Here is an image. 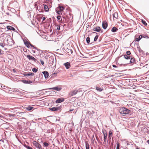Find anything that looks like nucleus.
Returning <instances> with one entry per match:
<instances>
[{
  "mask_svg": "<svg viewBox=\"0 0 149 149\" xmlns=\"http://www.w3.org/2000/svg\"><path fill=\"white\" fill-rule=\"evenodd\" d=\"M33 144L36 147L38 148L39 149H42V148L40 144L36 141H35L33 142Z\"/></svg>",
  "mask_w": 149,
  "mask_h": 149,
  "instance_id": "obj_2",
  "label": "nucleus"
},
{
  "mask_svg": "<svg viewBox=\"0 0 149 149\" xmlns=\"http://www.w3.org/2000/svg\"><path fill=\"white\" fill-rule=\"evenodd\" d=\"M95 88L97 91L100 92L101 91L103 90V88H101L99 86H96Z\"/></svg>",
  "mask_w": 149,
  "mask_h": 149,
  "instance_id": "obj_16",
  "label": "nucleus"
},
{
  "mask_svg": "<svg viewBox=\"0 0 149 149\" xmlns=\"http://www.w3.org/2000/svg\"><path fill=\"white\" fill-rule=\"evenodd\" d=\"M44 9L45 11L47 12L49 10V8L48 6L46 5L44 6Z\"/></svg>",
  "mask_w": 149,
  "mask_h": 149,
  "instance_id": "obj_20",
  "label": "nucleus"
},
{
  "mask_svg": "<svg viewBox=\"0 0 149 149\" xmlns=\"http://www.w3.org/2000/svg\"><path fill=\"white\" fill-rule=\"evenodd\" d=\"M32 71L34 72H37L38 70L37 69L34 68L33 69Z\"/></svg>",
  "mask_w": 149,
  "mask_h": 149,
  "instance_id": "obj_31",
  "label": "nucleus"
},
{
  "mask_svg": "<svg viewBox=\"0 0 149 149\" xmlns=\"http://www.w3.org/2000/svg\"><path fill=\"white\" fill-rule=\"evenodd\" d=\"M46 1H49V0H46Z\"/></svg>",
  "mask_w": 149,
  "mask_h": 149,
  "instance_id": "obj_51",
  "label": "nucleus"
},
{
  "mask_svg": "<svg viewBox=\"0 0 149 149\" xmlns=\"http://www.w3.org/2000/svg\"><path fill=\"white\" fill-rule=\"evenodd\" d=\"M113 135V133L110 130L109 132V140H110L111 137Z\"/></svg>",
  "mask_w": 149,
  "mask_h": 149,
  "instance_id": "obj_17",
  "label": "nucleus"
},
{
  "mask_svg": "<svg viewBox=\"0 0 149 149\" xmlns=\"http://www.w3.org/2000/svg\"><path fill=\"white\" fill-rule=\"evenodd\" d=\"M98 35H96L95 37L94 38V41H96L97 40V39L98 38Z\"/></svg>",
  "mask_w": 149,
  "mask_h": 149,
  "instance_id": "obj_32",
  "label": "nucleus"
},
{
  "mask_svg": "<svg viewBox=\"0 0 149 149\" xmlns=\"http://www.w3.org/2000/svg\"><path fill=\"white\" fill-rule=\"evenodd\" d=\"M64 9V7L61 6H59V9L61 11H62Z\"/></svg>",
  "mask_w": 149,
  "mask_h": 149,
  "instance_id": "obj_25",
  "label": "nucleus"
},
{
  "mask_svg": "<svg viewBox=\"0 0 149 149\" xmlns=\"http://www.w3.org/2000/svg\"><path fill=\"white\" fill-rule=\"evenodd\" d=\"M52 111H56L57 109L56 108V107H53L50 109Z\"/></svg>",
  "mask_w": 149,
  "mask_h": 149,
  "instance_id": "obj_28",
  "label": "nucleus"
},
{
  "mask_svg": "<svg viewBox=\"0 0 149 149\" xmlns=\"http://www.w3.org/2000/svg\"><path fill=\"white\" fill-rule=\"evenodd\" d=\"M130 56H128L127 55H124V58L126 59H130Z\"/></svg>",
  "mask_w": 149,
  "mask_h": 149,
  "instance_id": "obj_23",
  "label": "nucleus"
},
{
  "mask_svg": "<svg viewBox=\"0 0 149 149\" xmlns=\"http://www.w3.org/2000/svg\"><path fill=\"white\" fill-rule=\"evenodd\" d=\"M2 32V31L1 29H0V33H1Z\"/></svg>",
  "mask_w": 149,
  "mask_h": 149,
  "instance_id": "obj_47",
  "label": "nucleus"
},
{
  "mask_svg": "<svg viewBox=\"0 0 149 149\" xmlns=\"http://www.w3.org/2000/svg\"><path fill=\"white\" fill-rule=\"evenodd\" d=\"M42 73L44 74L45 78H47L49 76L48 72L47 71H43Z\"/></svg>",
  "mask_w": 149,
  "mask_h": 149,
  "instance_id": "obj_12",
  "label": "nucleus"
},
{
  "mask_svg": "<svg viewBox=\"0 0 149 149\" xmlns=\"http://www.w3.org/2000/svg\"><path fill=\"white\" fill-rule=\"evenodd\" d=\"M61 11L60 10H58L57 12V13L58 14H61Z\"/></svg>",
  "mask_w": 149,
  "mask_h": 149,
  "instance_id": "obj_39",
  "label": "nucleus"
},
{
  "mask_svg": "<svg viewBox=\"0 0 149 149\" xmlns=\"http://www.w3.org/2000/svg\"><path fill=\"white\" fill-rule=\"evenodd\" d=\"M7 28L8 30H11L13 31L15 30V29L14 27L10 26H8L7 27Z\"/></svg>",
  "mask_w": 149,
  "mask_h": 149,
  "instance_id": "obj_18",
  "label": "nucleus"
},
{
  "mask_svg": "<svg viewBox=\"0 0 149 149\" xmlns=\"http://www.w3.org/2000/svg\"><path fill=\"white\" fill-rule=\"evenodd\" d=\"M118 30V29L115 27H113L111 29V31L113 32H115Z\"/></svg>",
  "mask_w": 149,
  "mask_h": 149,
  "instance_id": "obj_19",
  "label": "nucleus"
},
{
  "mask_svg": "<svg viewBox=\"0 0 149 149\" xmlns=\"http://www.w3.org/2000/svg\"><path fill=\"white\" fill-rule=\"evenodd\" d=\"M64 65L67 69L69 68L71 66L70 63L68 62L64 63Z\"/></svg>",
  "mask_w": 149,
  "mask_h": 149,
  "instance_id": "obj_10",
  "label": "nucleus"
},
{
  "mask_svg": "<svg viewBox=\"0 0 149 149\" xmlns=\"http://www.w3.org/2000/svg\"><path fill=\"white\" fill-rule=\"evenodd\" d=\"M2 54V53L1 52V49H0V54Z\"/></svg>",
  "mask_w": 149,
  "mask_h": 149,
  "instance_id": "obj_46",
  "label": "nucleus"
},
{
  "mask_svg": "<svg viewBox=\"0 0 149 149\" xmlns=\"http://www.w3.org/2000/svg\"><path fill=\"white\" fill-rule=\"evenodd\" d=\"M43 144L45 146H47L48 145V143L47 142H44L43 143Z\"/></svg>",
  "mask_w": 149,
  "mask_h": 149,
  "instance_id": "obj_33",
  "label": "nucleus"
},
{
  "mask_svg": "<svg viewBox=\"0 0 149 149\" xmlns=\"http://www.w3.org/2000/svg\"><path fill=\"white\" fill-rule=\"evenodd\" d=\"M86 41L89 44L90 42V38L89 37H88L86 39Z\"/></svg>",
  "mask_w": 149,
  "mask_h": 149,
  "instance_id": "obj_29",
  "label": "nucleus"
},
{
  "mask_svg": "<svg viewBox=\"0 0 149 149\" xmlns=\"http://www.w3.org/2000/svg\"><path fill=\"white\" fill-rule=\"evenodd\" d=\"M73 109H72V110H70V111H73Z\"/></svg>",
  "mask_w": 149,
  "mask_h": 149,
  "instance_id": "obj_48",
  "label": "nucleus"
},
{
  "mask_svg": "<svg viewBox=\"0 0 149 149\" xmlns=\"http://www.w3.org/2000/svg\"><path fill=\"white\" fill-rule=\"evenodd\" d=\"M26 147L28 149H33L29 146H26Z\"/></svg>",
  "mask_w": 149,
  "mask_h": 149,
  "instance_id": "obj_40",
  "label": "nucleus"
},
{
  "mask_svg": "<svg viewBox=\"0 0 149 149\" xmlns=\"http://www.w3.org/2000/svg\"><path fill=\"white\" fill-rule=\"evenodd\" d=\"M40 61L41 62V64L42 65H44V62L43 61V60H41L40 59Z\"/></svg>",
  "mask_w": 149,
  "mask_h": 149,
  "instance_id": "obj_36",
  "label": "nucleus"
},
{
  "mask_svg": "<svg viewBox=\"0 0 149 149\" xmlns=\"http://www.w3.org/2000/svg\"><path fill=\"white\" fill-rule=\"evenodd\" d=\"M93 30L94 31L99 32L101 31V29L100 27L96 26L94 27Z\"/></svg>",
  "mask_w": 149,
  "mask_h": 149,
  "instance_id": "obj_8",
  "label": "nucleus"
},
{
  "mask_svg": "<svg viewBox=\"0 0 149 149\" xmlns=\"http://www.w3.org/2000/svg\"><path fill=\"white\" fill-rule=\"evenodd\" d=\"M135 61V59L134 58H131L130 62L131 63H133Z\"/></svg>",
  "mask_w": 149,
  "mask_h": 149,
  "instance_id": "obj_30",
  "label": "nucleus"
},
{
  "mask_svg": "<svg viewBox=\"0 0 149 149\" xmlns=\"http://www.w3.org/2000/svg\"><path fill=\"white\" fill-rule=\"evenodd\" d=\"M131 52L129 51H128L126 52V54H127V55H129L131 54Z\"/></svg>",
  "mask_w": 149,
  "mask_h": 149,
  "instance_id": "obj_35",
  "label": "nucleus"
},
{
  "mask_svg": "<svg viewBox=\"0 0 149 149\" xmlns=\"http://www.w3.org/2000/svg\"><path fill=\"white\" fill-rule=\"evenodd\" d=\"M62 22V19L61 20L59 21V22L61 23Z\"/></svg>",
  "mask_w": 149,
  "mask_h": 149,
  "instance_id": "obj_44",
  "label": "nucleus"
},
{
  "mask_svg": "<svg viewBox=\"0 0 149 149\" xmlns=\"http://www.w3.org/2000/svg\"><path fill=\"white\" fill-rule=\"evenodd\" d=\"M142 38V35H140L139 36V38H137L136 39V40L137 41H139Z\"/></svg>",
  "mask_w": 149,
  "mask_h": 149,
  "instance_id": "obj_21",
  "label": "nucleus"
},
{
  "mask_svg": "<svg viewBox=\"0 0 149 149\" xmlns=\"http://www.w3.org/2000/svg\"><path fill=\"white\" fill-rule=\"evenodd\" d=\"M147 143L149 144V140L147 141Z\"/></svg>",
  "mask_w": 149,
  "mask_h": 149,
  "instance_id": "obj_45",
  "label": "nucleus"
},
{
  "mask_svg": "<svg viewBox=\"0 0 149 149\" xmlns=\"http://www.w3.org/2000/svg\"><path fill=\"white\" fill-rule=\"evenodd\" d=\"M63 98H58L56 101V102L57 103H60L63 102Z\"/></svg>",
  "mask_w": 149,
  "mask_h": 149,
  "instance_id": "obj_15",
  "label": "nucleus"
},
{
  "mask_svg": "<svg viewBox=\"0 0 149 149\" xmlns=\"http://www.w3.org/2000/svg\"><path fill=\"white\" fill-rule=\"evenodd\" d=\"M13 71L14 72H15V69H13Z\"/></svg>",
  "mask_w": 149,
  "mask_h": 149,
  "instance_id": "obj_49",
  "label": "nucleus"
},
{
  "mask_svg": "<svg viewBox=\"0 0 149 149\" xmlns=\"http://www.w3.org/2000/svg\"><path fill=\"white\" fill-rule=\"evenodd\" d=\"M103 134L104 136V142H106L107 141V132L105 130L102 131Z\"/></svg>",
  "mask_w": 149,
  "mask_h": 149,
  "instance_id": "obj_4",
  "label": "nucleus"
},
{
  "mask_svg": "<svg viewBox=\"0 0 149 149\" xmlns=\"http://www.w3.org/2000/svg\"><path fill=\"white\" fill-rule=\"evenodd\" d=\"M24 42L25 45L28 48H29L30 47V46H31V47H32L33 48H35V47L33 46V45L31 44L29 42L26 41H24Z\"/></svg>",
  "mask_w": 149,
  "mask_h": 149,
  "instance_id": "obj_3",
  "label": "nucleus"
},
{
  "mask_svg": "<svg viewBox=\"0 0 149 149\" xmlns=\"http://www.w3.org/2000/svg\"><path fill=\"white\" fill-rule=\"evenodd\" d=\"M42 22H43L46 19V18L45 17H42Z\"/></svg>",
  "mask_w": 149,
  "mask_h": 149,
  "instance_id": "obj_42",
  "label": "nucleus"
},
{
  "mask_svg": "<svg viewBox=\"0 0 149 149\" xmlns=\"http://www.w3.org/2000/svg\"><path fill=\"white\" fill-rule=\"evenodd\" d=\"M33 109V107H30V106H29L26 107V109L28 111H31V110Z\"/></svg>",
  "mask_w": 149,
  "mask_h": 149,
  "instance_id": "obj_22",
  "label": "nucleus"
},
{
  "mask_svg": "<svg viewBox=\"0 0 149 149\" xmlns=\"http://www.w3.org/2000/svg\"><path fill=\"white\" fill-rule=\"evenodd\" d=\"M142 38H148V36H142Z\"/></svg>",
  "mask_w": 149,
  "mask_h": 149,
  "instance_id": "obj_41",
  "label": "nucleus"
},
{
  "mask_svg": "<svg viewBox=\"0 0 149 149\" xmlns=\"http://www.w3.org/2000/svg\"><path fill=\"white\" fill-rule=\"evenodd\" d=\"M0 46H1L3 47H4V45L2 43V42L0 43Z\"/></svg>",
  "mask_w": 149,
  "mask_h": 149,
  "instance_id": "obj_37",
  "label": "nucleus"
},
{
  "mask_svg": "<svg viewBox=\"0 0 149 149\" xmlns=\"http://www.w3.org/2000/svg\"><path fill=\"white\" fill-rule=\"evenodd\" d=\"M22 81L25 84H31L33 82V81H31L29 80H22Z\"/></svg>",
  "mask_w": 149,
  "mask_h": 149,
  "instance_id": "obj_14",
  "label": "nucleus"
},
{
  "mask_svg": "<svg viewBox=\"0 0 149 149\" xmlns=\"http://www.w3.org/2000/svg\"><path fill=\"white\" fill-rule=\"evenodd\" d=\"M23 75L24 76H33L34 75V73L33 72H28L27 73H24Z\"/></svg>",
  "mask_w": 149,
  "mask_h": 149,
  "instance_id": "obj_11",
  "label": "nucleus"
},
{
  "mask_svg": "<svg viewBox=\"0 0 149 149\" xmlns=\"http://www.w3.org/2000/svg\"><path fill=\"white\" fill-rule=\"evenodd\" d=\"M47 89H53L58 91H60L61 89V88H58V87H54L52 88H50Z\"/></svg>",
  "mask_w": 149,
  "mask_h": 149,
  "instance_id": "obj_9",
  "label": "nucleus"
},
{
  "mask_svg": "<svg viewBox=\"0 0 149 149\" xmlns=\"http://www.w3.org/2000/svg\"><path fill=\"white\" fill-rule=\"evenodd\" d=\"M57 26V29L58 30H60V26L57 25L56 26Z\"/></svg>",
  "mask_w": 149,
  "mask_h": 149,
  "instance_id": "obj_34",
  "label": "nucleus"
},
{
  "mask_svg": "<svg viewBox=\"0 0 149 149\" xmlns=\"http://www.w3.org/2000/svg\"><path fill=\"white\" fill-rule=\"evenodd\" d=\"M78 92V90H74L71 91L69 93V95L71 96H73L76 94Z\"/></svg>",
  "mask_w": 149,
  "mask_h": 149,
  "instance_id": "obj_7",
  "label": "nucleus"
},
{
  "mask_svg": "<svg viewBox=\"0 0 149 149\" xmlns=\"http://www.w3.org/2000/svg\"><path fill=\"white\" fill-rule=\"evenodd\" d=\"M141 22L145 26H146L147 25V23L145 20L142 19Z\"/></svg>",
  "mask_w": 149,
  "mask_h": 149,
  "instance_id": "obj_27",
  "label": "nucleus"
},
{
  "mask_svg": "<svg viewBox=\"0 0 149 149\" xmlns=\"http://www.w3.org/2000/svg\"><path fill=\"white\" fill-rule=\"evenodd\" d=\"M119 111L121 114H127L130 113V111L125 108L122 107L120 109Z\"/></svg>",
  "mask_w": 149,
  "mask_h": 149,
  "instance_id": "obj_1",
  "label": "nucleus"
},
{
  "mask_svg": "<svg viewBox=\"0 0 149 149\" xmlns=\"http://www.w3.org/2000/svg\"><path fill=\"white\" fill-rule=\"evenodd\" d=\"M116 144H117L116 149H119V147L120 146V143L118 142H117L116 143Z\"/></svg>",
  "mask_w": 149,
  "mask_h": 149,
  "instance_id": "obj_26",
  "label": "nucleus"
},
{
  "mask_svg": "<svg viewBox=\"0 0 149 149\" xmlns=\"http://www.w3.org/2000/svg\"><path fill=\"white\" fill-rule=\"evenodd\" d=\"M57 18L58 20H60L61 18V16L60 15H58L57 17Z\"/></svg>",
  "mask_w": 149,
  "mask_h": 149,
  "instance_id": "obj_38",
  "label": "nucleus"
},
{
  "mask_svg": "<svg viewBox=\"0 0 149 149\" xmlns=\"http://www.w3.org/2000/svg\"><path fill=\"white\" fill-rule=\"evenodd\" d=\"M86 149H89V145L87 142H86Z\"/></svg>",
  "mask_w": 149,
  "mask_h": 149,
  "instance_id": "obj_24",
  "label": "nucleus"
},
{
  "mask_svg": "<svg viewBox=\"0 0 149 149\" xmlns=\"http://www.w3.org/2000/svg\"><path fill=\"white\" fill-rule=\"evenodd\" d=\"M26 57L29 59V60H32L35 62H36V59L31 56L30 55H27L26 56Z\"/></svg>",
  "mask_w": 149,
  "mask_h": 149,
  "instance_id": "obj_6",
  "label": "nucleus"
},
{
  "mask_svg": "<svg viewBox=\"0 0 149 149\" xmlns=\"http://www.w3.org/2000/svg\"><path fill=\"white\" fill-rule=\"evenodd\" d=\"M113 67H114V68H116V67H117V66L116 65H113Z\"/></svg>",
  "mask_w": 149,
  "mask_h": 149,
  "instance_id": "obj_43",
  "label": "nucleus"
},
{
  "mask_svg": "<svg viewBox=\"0 0 149 149\" xmlns=\"http://www.w3.org/2000/svg\"><path fill=\"white\" fill-rule=\"evenodd\" d=\"M1 116H2L1 115H0V117H1Z\"/></svg>",
  "mask_w": 149,
  "mask_h": 149,
  "instance_id": "obj_50",
  "label": "nucleus"
},
{
  "mask_svg": "<svg viewBox=\"0 0 149 149\" xmlns=\"http://www.w3.org/2000/svg\"><path fill=\"white\" fill-rule=\"evenodd\" d=\"M102 28L104 29H106L108 26V24L106 21H104L102 22Z\"/></svg>",
  "mask_w": 149,
  "mask_h": 149,
  "instance_id": "obj_5",
  "label": "nucleus"
},
{
  "mask_svg": "<svg viewBox=\"0 0 149 149\" xmlns=\"http://www.w3.org/2000/svg\"><path fill=\"white\" fill-rule=\"evenodd\" d=\"M118 17V13L117 12H115L113 14V19L115 20L117 19Z\"/></svg>",
  "mask_w": 149,
  "mask_h": 149,
  "instance_id": "obj_13",
  "label": "nucleus"
}]
</instances>
